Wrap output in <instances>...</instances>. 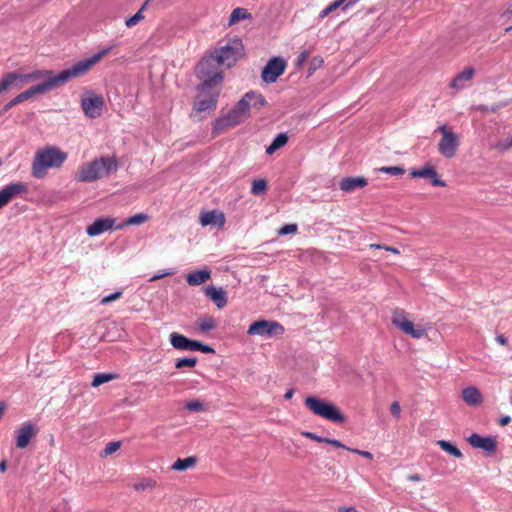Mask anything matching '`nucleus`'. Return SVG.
Segmentation results:
<instances>
[{"mask_svg": "<svg viewBox=\"0 0 512 512\" xmlns=\"http://www.w3.org/2000/svg\"><path fill=\"white\" fill-rule=\"evenodd\" d=\"M170 275H172V272H170V271H169V272H166V273H163V274H161V275H155V276H153V277L150 279V281H151V282H153V281H156V280H158V279H161L162 277L170 276Z\"/></svg>", "mask_w": 512, "mask_h": 512, "instance_id": "nucleus-58", "label": "nucleus"}, {"mask_svg": "<svg viewBox=\"0 0 512 512\" xmlns=\"http://www.w3.org/2000/svg\"><path fill=\"white\" fill-rule=\"evenodd\" d=\"M469 444L474 448H479L488 453H494L497 449V442L494 437H483L477 433H473L468 438Z\"/></svg>", "mask_w": 512, "mask_h": 512, "instance_id": "nucleus-20", "label": "nucleus"}, {"mask_svg": "<svg viewBox=\"0 0 512 512\" xmlns=\"http://www.w3.org/2000/svg\"><path fill=\"white\" fill-rule=\"evenodd\" d=\"M390 412L391 414L395 417V418H399L400 417V413H401V407H400V404L399 402L397 401H394L391 406H390Z\"/></svg>", "mask_w": 512, "mask_h": 512, "instance_id": "nucleus-51", "label": "nucleus"}, {"mask_svg": "<svg viewBox=\"0 0 512 512\" xmlns=\"http://www.w3.org/2000/svg\"><path fill=\"white\" fill-rule=\"evenodd\" d=\"M223 67L216 61L215 57L210 54L203 58L196 66V76L202 81L201 89H208L212 86H218L223 81Z\"/></svg>", "mask_w": 512, "mask_h": 512, "instance_id": "nucleus-4", "label": "nucleus"}, {"mask_svg": "<svg viewBox=\"0 0 512 512\" xmlns=\"http://www.w3.org/2000/svg\"><path fill=\"white\" fill-rule=\"evenodd\" d=\"M336 9H338V7L336 6V4H334L333 2L330 3L325 9H323L320 13H319V16L318 18L319 19H324L326 16H328L330 13H332L333 11H335Z\"/></svg>", "mask_w": 512, "mask_h": 512, "instance_id": "nucleus-49", "label": "nucleus"}, {"mask_svg": "<svg viewBox=\"0 0 512 512\" xmlns=\"http://www.w3.org/2000/svg\"><path fill=\"white\" fill-rule=\"evenodd\" d=\"M57 75H54L50 70H37L28 74H21L17 72V88H22L24 85L43 79L44 81H49L51 78H57Z\"/></svg>", "mask_w": 512, "mask_h": 512, "instance_id": "nucleus-19", "label": "nucleus"}, {"mask_svg": "<svg viewBox=\"0 0 512 512\" xmlns=\"http://www.w3.org/2000/svg\"><path fill=\"white\" fill-rule=\"evenodd\" d=\"M438 130L442 135L438 144L439 153L448 159L453 158L460 144L459 136L446 125L440 126Z\"/></svg>", "mask_w": 512, "mask_h": 512, "instance_id": "nucleus-11", "label": "nucleus"}, {"mask_svg": "<svg viewBox=\"0 0 512 512\" xmlns=\"http://www.w3.org/2000/svg\"><path fill=\"white\" fill-rule=\"evenodd\" d=\"M346 2V0H335L333 1L334 4L339 8L341 5H343Z\"/></svg>", "mask_w": 512, "mask_h": 512, "instance_id": "nucleus-62", "label": "nucleus"}, {"mask_svg": "<svg viewBox=\"0 0 512 512\" xmlns=\"http://www.w3.org/2000/svg\"><path fill=\"white\" fill-rule=\"evenodd\" d=\"M505 31H506V32H510V31H512V26L507 27V28L505 29Z\"/></svg>", "mask_w": 512, "mask_h": 512, "instance_id": "nucleus-64", "label": "nucleus"}, {"mask_svg": "<svg viewBox=\"0 0 512 512\" xmlns=\"http://www.w3.org/2000/svg\"><path fill=\"white\" fill-rule=\"evenodd\" d=\"M28 192V185L24 182H16L6 185L0 190V209L6 206L14 197Z\"/></svg>", "mask_w": 512, "mask_h": 512, "instance_id": "nucleus-16", "label": "nucleus"}, {"mask_svg": "<svg viewBox=\"0 0 512 512\" xmlns=\"http://www.w3.org/2000/svg\"><path fill=\"white\" fill-rule=\"evenodd\" d=\"M197 463V458L194 456L187 458H178L172 465V469L176 471H186L193 468Z\"/></svg>", "mask_w": 512, "mask_h": 512, "instance_id": "nucleus-31", "label": "nucleus"}, {"mask_svg": "<svg viewBox=\"0 0 512 512\" xmlns=\"http://www.w3.org/2000/svg\"><path fill=\"white\" fill-rule=\"evenodd\" d=\"M147 4H148V0L142 5V7L132 17L126 19L125 25L128 28L134 27L139 22L144 20V18H145L144 10L146 9Z\"/></svg>", "mask_w": 512, "mask_h": 512, "instance_id": "nucleus-36", "label": "nucleus"}, {"mask_svg": "<svg viewBox=\"0 0 512 512\" xmlns=\"http://www.w3.org/2000/svg\"><path fill=\"white\" fill-rule=\"evenodd\" d=\"M211 54L220 65L230 68L243 56L244 45L240 38L234 37L229 39L224 45L216 48Z\"/></svg>", "mask_w": 512, "mask_h": 512, "instance_id": "nucleus-6", "label": "nucleus"}, {"mask_svg": "<svg viewBox=\"0 0 512 512\" xmlns=\"http://www.w3.org/2000/svg\"><path fill=\"white\" fill-rule=\"evenodd\" d=\"M293 394H294V390L290 389V390H288V391L285 393L284 398H285L286 400H289V399H291V398L293 397Z\"/></svg>", "mask_w": 512, "mask_h": 512, "instance_id": "nucleus-60", "label": "nucleus"}, {"mask_svg": "<svg viewBox=\"0 0 512 512\" xmlns=\"http://www.w3.org/2000/svg\"><path fill=\"white\" fill-rule=\"evenodd\" d=\"M115 378H116V375H114V374L99 373L94 376L91 385L93 387H98L104 383L114 380Z\"/></svg>", "mask_w": 512, "mask_h": 512, "instance_id": "nucleus-38", "label": "nucleus"}, {"mask_svg": "<svg viewBox=\"0 0 512 512\" xmlns=\"http://www.w3.org/2000/svg\"><path fill=\"white\" fill-rule=\"evenodd\" d=\"M297 229L298 227L296 224H286L278 230V235L285 236L288 234H294L297 232Z\"/></svg>", "mask_w": 512, "mask_h": 512, "instance_id": "nucleus-44", "label": "nucleus"}, {"mask_svg": "<svg viewBox=\"0 0 512 512\" xmlns=\"http://www.w3.org/2000/svg\"><path fill=\"white\" fill-rule=\"evenodd\" d=\"M462 398L469 406H479L483 402V396L479 389L474 386L467 387L462 391Z\"/></svg>", "mask_w": 512, "mask_h": 512, "instance_id": "nucleus-27", "label": "nucleus"}, {"mask_svg": "<svg viewBox=\"0 0 512 512\" xmlns=\"http://www.w3.org/2000/svg\"><path fill=\"white\" fill-rule=\"evenodd\" d=\"M496 341L500 344V345H506L507 344V338L504 336V335H498L496 337Z\"/></svg>", "mask_w": 512, "mask_h": 512, "instance_id": "nucleus-57", "label": "nucleus"}, {"mask_svg": "<svg viewBox=\"0 0 512 512\" xmlns=\"http://www.w3.org/2000/svg\"><path fill=\"white\" fill-rule=\"evenodd\" d=\"M367 185V179L359 177H345L339 182V187L343 192L351 193L356 189L363 188Z\"/></svg>", "mask_w": 512, "mask_h": 512, "instance_id": "nucleus-26", "label": "nucleus"}, {"mask_svg": "<svg viewBox=\"0 0 512 512\" xmlns=\"http://www.w3.org/2000/svg\"><path fill=\"white\" fill-rule=\"evenodd\" d=\"M409 173L412 178H424L429 180L432 186H446V183L443 180H441L436 169L430 164H426L424 167L420 169H411Z\"/></svg>", "mask_w": 512, "mask_h": 512, "instance_id": "nucleus-17", "label": "nucleus"}, {"mask_svg": "<svg viewBox=\"0 0 512 512\" xmlns=\"http://www.w3.org/2000/svg\"><path fill=\"white\" fill-rule=\"evenodd\" d=\"M479 109H480L481 111H488V108H487V107H485V106H480V107H479Z\"/></svg>", "mask_w": 512, "mask_h": 512, "instance_id": "nucleus-63", "label": "nucleus"}, {"mask_svg": "<svg viewBox=\"0 0 512 512\" xmlns=\"http://www.w3.org/2000/svg\"><path fill=\"white\" fill-rule=\"evenodd\" d=\"M338 511H339V512H359V511H358L356 508H354V507H345V506H343V507H339V508H338Z\"/></svg>", "mask_w": 512, "mask_h": 512, "instance_id": "nucleus-56", "label": "nucleus"}, {"mask_svg": "<svg viewBox=\"0 0 512 512\" xmlns=\"http://www.w3.org/2000/svg\"><path fill=\"white\" fill-rule=\"evenodd\" d=\"M7 470V462L5 460H2L0 462V472L4 473Z\"/></svg>", "mask_w": 512, "mask_h": 512, "instance_id": "nucleus-59", "label": "nucleus"}, {"mask_svg": "<svg viewBox=\"0 0 512 512\" xmlns=\"http://www.w3.org/2000/svg\"><path fill=\"white\" fill-rule=\"evenodd\" d=\"M350 452L352 453H355V454H358L368 460H372L373 459V455L372 453H370L369 451H363V450H359V449H356V448H352V449H349Z\"/></svg>", "mask_w": 512, "mask_h": 512, "instance_id": "nucleus-53", "label": "nucleus"}, {"mask_svg": "<svg viewBox=\"0 0 512 512\" xmlns=\"http://www.w3.org/2000/svg\"><path fill=\"white\" fill-rule=\"evenodd\" d=\"M198 360L196 357H189V358H181V359H178L175 363V368L176 369H182L184 367H195L196 364H197Z\"/></svg>", "mask_w": 512, "mask_h": 512, "instance_id": "nucleus-40", "label": "nucleus"}, {"mask_svg": "<svg viewBox=\"0 0 512 512\" xmlns=\"http://www.w3.org/2000/svg\"><path fill=\"white\" fill-rule=\"evenodd\" d=\"M325 443L329 444V445H332L336 448H342V449H345V450H348L349 451V447L345 446L343 443H341L340 441L336 440V439H330V438H326L325 439Z\"/></svg>", "mask_w": 512, "mask_h": 512, "instance_id": "nucleus-52", "label": "nucleus"}, {"mask_svg": "<svg viewBox=\"0 0 512 512\" xmlns=\"http://www.w3.org/2000/svg\"><path fill=\"white\" fill-rule=\"evenodd\" d=\"M252 18L251 13L246 8L237 7L230 14L228 20V26H234L242 20H250Z\"/></svg>", "mask_w": 512, "mask_h": 512, "instance_id": "nucleus-30", "label": "nucleus"}, {"mask_svg": "<svg viewBox=\"0 0 512 512\" xmlns=\"http://www.w3.org/2000/svg\"><path fill=\"white\" fill-rule=\"evenodd\" d=\"M437 445L442 449L444 450L445 452L451 454L452 456L456 457V458H461L463 455H462V452L456 447L454 446L453 444H451L450 442L448 441H445V440H439L437 442Z\"/></svg>", "mask_w": 512, "mask_h": 512, "instance_id": "nucleus-37", "label": "nucleus"}, {"mask_svg": "<svg viewBox=\"0 0 512 512\" xmlns=\"http://www.w3.org/2000/svg\"><path fill=\"white\" fill-rule=\"evenodd\" d=\"M120 448V442H109L104 448V455L108 456L115 453Z\"/></svg>", "mask_w": 512, "mask_h": 512, "instance_id": "nucleus-46", "label": "nucleus"}, {"mask_svg": "<svg viewBox=\"0 0 512 512\" xmlns=\"http://www.w3.org/2000/svg\"><path fill=\"white\" fill-rule=\"evenodd\" d=\"M198 94L193 103L191 116H196L203 112H210L216 109L219 91L214 86L208 89H201V84L197 87Z\"/></svg>", "mask_w": 512, "mask_h": 512, "instance_id": "nucleus-7", "label": "nucleus"}, {"mask_svg": "<svg viewBox=\"0 0 512 512\" xmlns=\"http://www.w3.org/2000/svg\"><path fill=\"white\" fill-rule=\"evenodd\" d=\"M199 221L202 226L214 225L223 227L225 224V215L216 210L204 211L200 213Z\"/></svg>", "mask_w": 512, "mask_h": 512, "instance_id": "nucleus-23", "label": "nucleus"}, {"mask_svg": "<svg viewBox=\"0 0 512 512\" xmlns=\"http://www.w3.org/2000/svg\"><path fill=\"white\" fill-rule=\"evenodd\" d=\"M116 219L111 217L98 218L91 225L87 227V234L90 237L97 236L106 231L115 229Z\"/></svg>", "mask_w": 512, "mask_h": 512, "instance_id": "nucleus-21", "label": "nucleus"}, {"mask_svg": "<svg viewBox=\"0 0 512 512\" xmlns=\"http://www.w3.org/2000/svg\"><path fill=\"white\" fill-rule=\"evenodd\" d=\"M117 168L118 162L115 157H100L83 164L78 170L76 180L93 182L115 172Z\"/></svg>", "mask_w": 512, "mask_h": 512, "instance_id": "nucleus-3", "label": "nucleus"}, {"mask_svg": "<svg viewBox=\"0 0 512 512\" xmlns=\"http://www.w3.org/2000/svg\"><path fill=\"white\" fill-rule=\"evenodd\" d=\"M157 486V482L152 478H143L140 481L133 484L135 491L142 492L146 490H152Z\"/></svg>", "mask_w": 512, "mask_h": 512, "instance_id": "nucleus-35", "label": "nucleus"}, {"mask_svg": "<svg viewBox=\"0 0 512 512\" xmlns=\"http://www.w3.org/2000/svg\"><path fill=\"white\" fill-rule=\"evenodd\" d=\"M359 0H349L346 5L343 7V10H345L347 7L352 6L356 4Z\"/></svg>", "mask_w": 512, "mask_h": 512, "instance_id": "nucleus-61", "label": "nucleus"}, {"mask_svg": "<svg viewBox=\"0 0 512 512\" xmlns=\"http://www.w3.org/2000/svg\"><path fill=\"white\" fill-rule=\"evenodd\" d=\"M197 331L201 333H208L217 328V321L213 316L203 315L195 321Z\"/></svg>", "mask_w": 512, "mask_h": 512, "instance_id": "nucleus-29", "label": "nucleus"}, {"mask_svg": "<svg viewBox=\"0 0 512 512\" xmlns=\"http://www.w3.org/2000/svg\"><path fill=\"white\" fill-rule=\"evenodd\" d=\"M286 67L287 63L283 58L274 57L263 68L261 77L266 83H274L284 73Z\"/></svg>", "mask_w": 512, "mask_h": 512, "instance_id": "nucleus-13", "label": "nucleus"}, {"mask_svg": "<svg viewBox=\"0 0 512 512\" xmlns=\"http://www.w3.org/2000/svg\"><path fill=\"white\" fill-rule=\"evenodd\" d=\"M369 248L370 249H384V250H386L388 252H391L393 254H396V255L400 254L399 249H397L395 247H392V246H387V245H381V244H374L373 243V244L369 245Z\"/></svg>", "mask_w": 512, "mask_h": 512, "instance_id": "nucleus-47", "label": "nucleus"}, {"mask_svg": "<svg viewBox=\"0 0 512 512\" xmlns=\"http://www.w3.org/2000/svg\"><path fill=\"white\" fill-rule=\"evenodd\" d=\"M378 171L382 172V173L390 174L393 176L403 175L405 173L404 168H402L400 166H393V167L383 166V167L378 168Z\"/></svg>", "mask_w": 512, "mask_h": 512, "instance_id": "nucleus-42", "label": "nucleus"}, {"mask_svg": "<svg viewBox=\"0 0 512 512\" xmlns=\"http://www.w3.org/2000/svg\"><path fill=\"white\" fill-rule=\"evenodd\" d=\"M104 106V99L102 96L94 95L89 98H84L81 101V107L85 115L89 118H97L101 115Z\"/></svg>", "mask_w": 512, "mask_h": 512, "instance_id": "nucleus-18", "label": "nucleus"}, {"mask_svg": "<svg viewBox=\"0 0 512 512\" xmlns=\"http://www.w3.org/2000/svg\"><path fill=\"white\" fill-rule=\"evenodd\" d=\"M242 106L243 103H237L226 116L217 118L214 122L213 134L218 135L226 129L234 127L248 119Z\"/></svg>", "mask_w": 512, "mask_h": 512, "instance_id": "nucleus-9", "label": "nucleus"}, {"mask_svg": "<svg viewBox=\"0 0 512 512\" xmlns=\"http://www.w3.org/2000/svg\"><path fill=\"white\" fill-rule=\"evenodd\" d=\"M148 220V216L146 214H136L132 217L127 218L122 224L116 225L115 229H122L125 226L129 225H140L145 223Z\"/></svg>", "mask_w": 512, "mask_h": 512, "instance_id": "nucleus-34", "label": "nucleus"}, {"mask_svg": "<svg viewBox=\"0 0 512 512\" xmlns=\"http://www.w3.org/2000/svg\"><path fill=\"white\" fill-rule=\"evenodd\" d=\"M512 147V135L508 136L506 139L498 141L494 148L499 152H504Z\"/></svg>", "mask_w": 512, "mask_h": 512, "instance_id": "nucleus-43", "label": "nucleus"}, {"mask_svg": "<svg viewBox=\"0 0 512 512\" xmlns=\"http://www.w3.org/2000/svg\"><path fill=\"white\" fill-rule=\"evenodd\" d=\"M37 428L31 422H25L15 430V445L19 449L26 448L30 441L37 435Z\"/></svg>", "mask_w": 512, "mask_h": 512, "instance_id": "nucleus-14", "label": "nucleus"}, {"mask_svg": "<svg viewBox=\"0 0 512 512\" xmlns=\"http://www.w3.org/2000/svg\"><path fill=\"white\" fill-rule=\"evenodd\" d=\"M391 322L395 327L412 338L419 339L426 335V330L421 326H415L408 319L407 313L403 309L396 308L393 310Z\"/></svg>", "mask_w": 512, "mask_h": 512, "instance_id": "nucleus-8", "label": "nucleus"}, {"mask_svg": "<svg viewBox=\"0 0 512 512\" xmlns=\"http://www.w3.org/2000/svg\"><path fill=\"white\" fill-rule=\"evenodd\" d=\"M67 159V154L56 146H46L36 151L31 174L34 178L41 179L49 168H60Z\"/></svg>", "mask_w": 512, "mask_h": 512, "instance_id": "nucleus-2", "label": "nucleus"}, {"mask_svg": "<svg viewBox=\"0 0 512 512\" xmlns=\"http://www.w3.org/2000/svg\"><path fill=\"white\" fill-rule=\"evenodd\" d=\"M284 331V327L277 321L258 320L249 326L247 333L251 336L272 337L274 335H282Z\"/></svg>", "mask_w": 512, "mask_h": 512, "instance_id": "nucleus-12", "label": "nucleus"}, {"mask_svg": "<svg viewBox=\"0 0 512 512\" xmlns=\"http://www.w3.org/2000/svg\"><path fill=\"white\" fill-rule=\"evenodd\" d=\"M211 278V271L208 268L196 270L186 275V281L190 286H198Z\"/></svg>", "mask_w": 512, "mask_h": 512, "instance_id": "nucleus-28", "label": "nucleus"}, {"mask_svg": "<svg viewBox=\"0 0 512 512\" xmlns=\"http://www.w3.org/2000/svg\"><path fill=\"white\" fill-rule=\"evenodd\" d=\"M12 86L17 87V72H9L3 75L0 81V94Z\"/></svg>", "mask_w": 512, "mask_h": 512, "instance_id": "nucleus-33", "label": "nucleus"}, {"mask_svg": "<svg viewBox=\"0 0 512 512\" xmlns=\"http://www.w3.org/2000/svg\"><path fill=\"white\" fill-rule=\"evenodd\" d=\"M242 106L243 103H237L226 116L217 118L214 122L213 134L218 135L226 129L234 127L248 119Z\"/></svg>", "mask_w": 512, "mask_h": 512, "instance_id": "nucleus-10", "label": "nucleus"}, {"mask_svg": "<svg viewBox=\"0 0 512 512\" xmlns=\"http://www.w3.org/2000/svg\"><path fill=\"white\" fill-rule=\"evenodd\" d=\"M289 138L286 133H280L276 136V138L272 141V143L267 147L266 153L268 155H272L278 149L285 146L288 142Z\"/></svg>", "mask_w": 512, "mask_h": 512, "instance_id": "nucleus-32", "label": "nucleus"}, {"mask_svg": "<svg viewBox=\"0 0 512 512\" xmlns=\"http://www.w3.org/2000/svg\"><path fill=\"white\" fill-rule=\"evenodd\" d=\"M238 103H243L242 109H244L248 118L250 117L252 110L258 111L267 104L264 96L254 91L247 92L238 101Z\"/></svg>", "mask_w": 512, "mask_h": 512, "instance_id": "nucleus-15", "label": "nucleus"}, {"mask_svg": "<svg viewBox=\"0 0 512 512\" xmlns=\"http://www.w3.org/2000/svg\"><path fill=\"white\" fill-rule=\"evenodd\" d=\"M204 293L218 309H223L228 303L227 293L221 287L217 288L213 285H209L205 287Z\"/></svg>", "mask_w": 512, "mask_h": 512, "instance_id": "nucleus-22", "label": "nucleus"}, {"mask_svg": "<svg viewBox=\"0 0 512 512\" xmlns=\"http://www.w3.org/2000/svg\"><path fill=\"white\" fill-rule=\"evenodd\" d=\"M474 75L475 69L472 67H467L452 79L450 87L455 90H462L465 88L466 83L473 79Z\"/></svg>", "mask_w": 512, "mask_h": 512, "instance_id": "nucleus-25", "label": "nucleus"}, {"mask_svg": "<svg viewBox=\"0 0 512 512\" xmlns=\"http://www.w3.org/2000/svg\"><path fill=\"white\" fill-rule=\"evenodd\" d=\"M305 406L315 415L333 423H344L346 418L340 409L334 404L317 398L308 396L304 401Z\"/></svg>", "mask_w": 512, "mask_h": 512, "instance_id": "nucleus-5", "label": "nucleus"}, {"mask_svg": "<svg viewBox=\"0 0 512 512\" xmlns=\"http://www.w3.org/2000/svg\"><path fill=\"white\" fill-rule=\"evenodd\" d=\"M408 480L412 482H419L422 481L423 478L420 474H411L408 476Z\"/></svg>", "mask_w": 512, "mask_h": 512, "instance_id": "nucleus-55", "label": "nucleus"}, {"mask_svg": "<svg viewBox=\"0 0 512 512\" xmlns=\"http://www.w3.org/2000/svg\"><path fill=\"white\" fill-rule=\"evenodd\" d=\"M301 435L308 439L314 440L318 443H325V439H326L324 437H320L317 434H315L313 432H309V431H303V432H301Z\"/></svg>", "mask_w": 512, "mask_h": 512, "instance_id": "nucleus-48", "label": "nucleus"}, {"mask_svg": "<svg viewBox=\"0 0 512 512\" xmlns=\"http://www.w3.org/2000/svg\"><path fill=\"white\" fill-rule=\"evenodd\" d=\"M194 351H201L203 353H214L215 352V350L211 346L202 344L199 341L196 342V347H195Z\"/></svg>", "mask_w": 512, "mask_h": 512, "instance_id": "nucleus-50", "label": "nucleus"}, {"mask_svg": "<svg viewBox=\"0 0 512 512\" xmlns=\"http://www.w3.org/2000/svg\"><path fill=\"white\" fill-rule=\"evenodd\" d=\"M111 48L103 49L92 57L75 63L71 68L61 71L57 78H51L49 81H43L26 91L18 94L11 101L4 105L2 112H7L15 105L25 102L35 95L44 94L67 83L72 78L85 75L95 64H97Z\"/></svg>", "mask_w": 512, "mask_h": 512, "instance_id": "nucleus-1", "label": "nucleus"}, {"mask_svg": "<svg viewBox=\"0 0 512 512\" xmlns=\"http://www.w3.org/2000/svg\"><path fill=\"white\" fill-rule=\"evenodd\" d=\"M186 408L191 412H204L206 405L200 400H192L186 403Z\"/></svg>", "mask_w": 512, "mask_h": 512, "instance_id": "nucleus-41", "label": "nucleus"}, {"mask_svg": "<svg viewBox=\"0 0 512 512\" xmlns=\"http://www.w3.org/2000/svg\"><path fill=\"white\" fill-rule=\"evenodd\" d=\"M196 342V340H190L184 335L176 332L170 334V343L175 349L178 350L194 351Z\"/></svg>", "mask_w": 512, "mask_h": 512, "instance_id": "nucleus-24", "label": "nucleus"}, {"mask_svg": "<svg viewBox=\"0 0 512 512\" xmlns=\"http://www.w3.org/2000/svg\"><path fill=\"white\" fill-rule=\"evenodd\" d=\"M510 422H511V417L510 416H503L502 418L499 419L498 424L500 426H506Z\"/></svg>", "mask_w": 512, "mask_h": 512, "instance_id": "nucleus-54", "label": "nucleus"}, {"mask_svg": "<svg viewBox=\"0 0 512 512\" xmlns=\"http://www.w3.org/2000/svg\"><path fill=\"white\" fill-rule=\"evenodd\" d=\"M122 297V291H117L111 295L105 296L101 299L100 303L102 305H107L113 301H116Z\"/></svg>", "mask_w": 512, "mask_h": 512, "instance_id": "nucleus-45", "label": "nucleus"}, {"mask_svg": "<svg viewBox=\"0 0 512 512\" xmlns=\"http://www.w3.org/2000/svg\"><path fill=\"white\" fill-rule=\"evenodd\" d=\"M267 190V182L264 179L254 180L252 183L251 192L254 195L264 194Z\"/></svg>", "mask_w": 512, "mask_h": 512, "instance_id": "nucleus-39", "label": "nucleus"}]
</instances>
